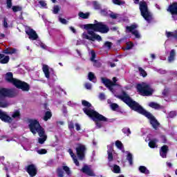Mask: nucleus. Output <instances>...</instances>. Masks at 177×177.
Here are the masks:
<instances>
[{
    "mask_svg": "<svg viewBox=\"0 0 177 177\" xmlns=\"http://www.w3.org/2000/svg\"><path fill=\"white\" fill-rule=\"evenodd\" d=\"M118 97L121 99L126 104L134 110V111H137V113H140V114H142L145 115L148 120L150 121V124L152 125L154 129H158V127H160V123L156 120V118L151 115V113L146 111L138 102L132 100L128 94L123 92L122 95H118Z\"/></svg>",
    "mask_w": 177,
    "mask_h": 177,
    "instance_id": "1",
    "label": "nucleus"
},
{
    "mask_svg": "<svg viewBox=\"0 0 177 177\" xmlns=\"http://www.w3.org/2000/svg\"><path fill=\"white\" fill-rule=\"evenodd\" d=\"M84 28L85 30H87V31L82 33V38H83V39L92 41L93 42H95V41L100 42V41H102V37L95 33L93 31H98V32L106 34V32H109V30L107 26L102 22H97L94 24H86L84 26Z\"/></svg>",
    "mask_w": 177,
    "mask_h": 177,
    "instance_id": "2",
    "label": "nucleus"
},
{
    "mask_svg": "<svg viewBox=\"0 0 177 177\" xmlns=\"http://www.w3.org/2000/svg\"><path fill=\"white\" fill-rule=\"evenodd\" d=\"M82 103L83 106H85V108L83 109L85 114L95 121L97 128H102V123L100 121H107V119L104 116L99 114L96 111L91 109V105L88 102L83 100Z\"/></svg>",
    "mask_w": 177,
    "mask_h": 177,
    "instance_id": "3",
    "label": "nucleus"
},
{
    "mask_svg": "<svg viewBox=\"0 0 177 177\" xmlns=\"http://www.w3.org/2000/svg\"><path fill=\"white\" fill-rule=\"evenodd\" d=\"M29 128L33 135H35L37 133L39 134V136H40L39 143L43 145L46 140L47 136L45 135V131L41 128V124H39V122L35 119H30Z\"/></svg>",
    "mask_w": 177,
    "mask_h": 177,
    "instance_id": "4",
    "label": "nucleus"
},
{
    "mask_svg": "<svg viewBox=\"0 0 177 177\" xmlns=\"http://www.w3.org/2000/svg\"><path fill=\"white\" fill-rule=\"evenodd\" d=\"M6 80L15 85V86L19 89H21L26 92H28V91H30V85H28V84L13 78V73L10 72L6 73Z\"/></svg>",
    "mask_w": 177,
    "mask_h": 177,
    "instance_id": "5",
    "label": "nucleus"
},
{
    "mask_svg": "<svg viewBox=\"0 0 177 177\" xmlns=\"http://www.w3.org/2000/svg\"><path fill=\"white\" fill-rule=\"evenodd\" d=\"M13 91L8 88H0V107H8L9 103L5 101V97H12Z\"/></svg>",
    "mask_w": 177,
    "mask_h": 177,
    "instance_id": "6",
    "label": "nucleus"
},
{
    "mask_svg": "<svg viewBox=\"0 0 177 177\" xmlns=\"http://www.w3.org/2000/svg\"><path fill=\"white\" fill-rule=\"evenodd\" d=\"M137 89L142 96H150L154 92V90L147 83L138 84Z\"/></svg>",
    "mask_w": 177,
    "mask_h": 177,
    "instance_id": "7",
    "label": "nucleus"
},
{
    "mask_svg": "<svg viewBox=\"0 0 177 177\" xmlns=\"http://www.w3.org/2000/svg\"><path fill=\"white\" fill-rule=\"evenodd\" d=\"M140 10L141 12V15L144 17L145 20L148 21V23H150L153 17L151 12H149V10L147 9V4L146 2L140 3Z\"/></svg>",
    "mask_w": 177,
    "mask_h": 177,
    "instance_id": "8",
    "label": "nucleus"
},
{
    "mask_svg": "<svg viewBox=\"0 0 177 177\" xmlns=\"http://www.w3.org/2000/svg\"><path fill=\"white\" fill-rule=\"evenodd\" d=\"M101 80L102 82L105 85V86H106V88H108L109 91L112 92V93H114V90L113 89V88H114V86H115L116 85L115 82H117V78L113 77V82H111V80L104 77H102Z\"/></svg>",
    "mask_w": 177,
    "mask_h": 177,
    "instance_id": "9",
    "label": "nucleus"
},
{
    "mask_svg": "<svg viewBox=\"0 0 177 177\" xmlns=\"http://www.w3.org/2000/svg\"><path fill=\"white\" fill-rule=\"evenodd\" d=\"M77 155L80 160H84V157H85V151H86V147L85 145H80L76 148Z\"/></svg>",
    "mask_w": 177,
    "mask_h": 177,
    "instance_id": "10",
    "label": "nucleus"
},
{
    "mask_svg": "<svg viewBox=\"0 0 177 177\" xmlns=\"http://www.w3.org/2000/svg\"><path fill=\"white\" fill-rule=\"evenodd\" d=\"M26 33L27 34V35H28L29 39H30L31 41H35L38 39V35L37 34V32H35V30H34L31 28L26 27Z\"/></svg>",
    "mask_w": 177,
    "mask_h": 177,
    "instance_id": "11",
    "label": "nucleus"
},
{
    "mask_svg": "<svg viewBox=\"0 0 177 177\" xmlns=\"http://www.w3.org/2000/svg\"><path fill=\"white\" fill-rule=\"evenodd\" d=\"M138 27V25L133 24L131 26H127V31L129 32H132L133 35H135L136 38H140V34H139V32L138 30H135Z\"/></svg>",
    "mask_w": 177,
    "mask_h": 177,
    "instance_id": "12",
    "label": "nucleus"
},
{
    "mask_svg": "<svg viewBox=\"0 0 177 177\" xmlns=\"http://www.w3.org/2000/svg\"><path fill=\"white\" fill-rule=\"evenodd\" d=\"M82 171L84 172V174L88 175V176H95V173L93 172V170H92V167L91 166L85 165L82 169Z\"/></svg>",
    "mask_w": 177,
    "mask_h": 177,
    "instance_id": "13",
    "label": "nucleus"
},
{
    "mask_svg": "<svg viewBox=\"0 0 177 177\" xmlns=\"http://www.w3.org/2000/svg\"><path fill=\"white\" fill-rule=\"evenodd\" d=\"M0 119L4 122H12V118L6 115V113L0 111Z\"/></svg>",
    "mask_w": 177,
    "mask_h": 177,
    "instance_id": "14",
    "label": "nucleus"
},
{
    "mask_svg": "<svg viewBox=\"0 0 177 177\" xmlns=\"http://www.w3.org/2000/svg\"><path fill=\"white\" fill-rule=\"evenodd\" d=\"M27 172L30 176H35L37 175V167L34 165L28 166Z\"/></svg>",
    "mask_w": 177,
    "mask_h": 177,
    "instance_id": "15",
    "label": "nucleus"
},
{
    "mask_svg": "<svg viewBox=\"0 0 177 177\" xmlns=\"http://www.w3.org/2000/svg\"><path fill=\"white\" fill-rule=\"evenodd\" d=\"M167 10L170 12L173 17H174V16H175V15H177V3L170 5Z\"/></svg>",
    "mask_w": 177,
    "mask_h": 177,
    "instance_id": "16",
    "label": "nucleus"
},
{
    "mask_svg": "<svg viewBox=\"0 0 177 177\" xmlns=\"http://www.w3.org/2000/svg\"><path fill=\"white\" fill-rule=\"evenodd\" d=\"M168 152V147L164 145L161 147L160 150V154L162 158H167V153Z\"/></svg>",
    "mask_w": 177,
    "mask_h": 177,
    "instance_id": "17",
    "label": "nucleus"
},
{
    "mask_svg": "<svg viewBox=\"0 0 177 177\" xmlns=\"http://www.w3.org/2000/svg\"><path fill=\"white\" fill-rule=\"evenodd\" d=\"M42 70L46 78H48V80H49L50 77V72H49V66L46 64H44L42 66Z\"/></svg>",
    "mask_w": 177,
    "mask_h": 177,
    "instance_id": "18",
    "label": "nucleus"
},
{
    "mask_svg": "<svg viewBox=\"0 0 177 177\" xmlns=\"http://www.w3.org/2000/svg\"><path fill=\"white\" fill-rule=\"evenodd\" d=\"M9 56L8 55H5L3 54H0V63L1 64H6L8 63H9Z\"/></svg>",
    "mask_w": 177,
    "mask_h": 177,
    "instance_id": "19",
    "label": "nucleus"
},
{
    "mask_svg": "<svg viewBox=\"0 0 177 177\" xmlns=\"http://www.w3.org/2000/svg\"><path fill=\"white\" fill-rule=\"evenodd\" d=\"M17 50L15 48H8L3 50V53H5L6 55H13L15 53H17Z\"/></svg>",
    "mask_w": 177,
    "mask_h": 177,
    "instance_id": "20",
    "label": "nucleus"
},
{
    "mask_svg": "<svg viewBox=\"0 0 177 177\" xmlns=\"http://www.w3.org/2000/svg\"><path fill=\"white\" fill-rule=\"evenodd\" d=\"M113 147L111 145L108 146V160L109 161H113Z\"/></svg>",
    "mask_w": 177,
    "mask_h": 177,
    "instance_id": "21",
    "label": "nucleus"
},
{
    "mask_svg": "<svg viewBox=\"0 0 177 177\" xmlns=\"http://www.w3.org/2000/svg\"><path fill=\"white\" fill-rule=\"evenodd\" d=\"M138 169L141 174H145V175H149V174H150V171H149L147 167L145 166H140Z\"/></svg>",
    "mask_w": 177,
    "mask_h": 177,
    "instance_id": "22",
    "label": "nucleus"
},
{
    "mask_svg": "<svg viewBox=\"0 0 177 177\" xmlns=\"http://www.w3.org/2000/svg\"><path fill=\"white\" fill-rule=\"evenodd\" d=\"M68 153H69L71 157H72L75 165H77L78 167V165H80V162H78V160H77V157L74 156V153H73V150L68 149Z\"/></svg>",
    "mask_w": 177,
    "mask_h": 177,
    "instance_id": "23",
    "label": "nucleus"
},
{
    "mask_svg": "<svg viewBox=\"0 0 177 177\" xmlns=\"http://www.w3.org/2000/svg\"><path fill=\"white\" fill-rule=\"evenodd\" d=\"M166 35H167V38H171V37L172 38H176V39H177V31L167 32Z\"/></svg>",
    "mask_w": 177,
    "mask_h": 177,
    "instance_id": "24",
    "label": "nucleus"
},
{
    "mask_svg": "<svg viewBox=\"0 0 177 177\" xmlns=\"http://www.w3.org/2000/svg\"><path fill=\"white\" fill-rule=\"evenodd\" d=\"M157 142L158 140L156 139L150 140L149 142V147H151V149H154L155 147H157Z\"/></svg>",
    "mask_w": 177,
    "mask_h": 177,
    "instance_id": "25",
    "label": "nucleus"
},
{
    "mask_svg": "<svg viewBox=\"0 0 177 177\" xmlns=\"http://www.w3.org/2000/svg\"><path fill=\"white\" fill-rule=\"evenodd\" d=\"M88 78L89 81H91V82H96V77H95V74H93V73L90 72L88 75Z\"/></svg>",
    "mask_w": 177,
    "mask_h": 177,
    "instance_id": "26",
    "label": "nucleus"
},
{
    "mask_svg": "<svg viewBox=\"0 0 177 177\" xmlns=\"http://www.w3.org/2000/svg\"><path fill=\"white\" fill-rule=\"evenodd\" d=\"M149 107H151L152 109H155L156 110H158V109L161 108V106L160 104L156 103V102H151L149 104Z\"/></svg>",
    "mask_w": 177,
    "mask_h": 177,
    "instance_id": "27",
    "label": "nucleus"
},
{
    "mask_svg": "<svg viewBox=\"0 0 177 177\" xmlns=\"http://www.w3.org/2000/svg\"><path fill=\"white\" fill-rule=\"evenodd\" d=\"M115 146L119 149V150H122V151H124V145H122V142L120 140H117L115 142Z\"/></svg>",
    "mask_w": 177,
    "mask_h": 177,
    "instance_id": "28",
    "label": "nucleus"
},
{
    "mask_svg": "<svg viewBox=\"0 0 177 177\" xmlns=\"http://www.w3.org/2000/svg\"><path fill=\"white\" fill-rule=\"evenodd\" d=\"M169 62L171 63L175 60V50H172L170 53V56L169 57Z\"/></svg>",
    "mask_w": 177,
    "mask_h": 177,
    "instance_id": "29",
    "label": "nucleus"
},
{
    "mask_svg": "<svg viewBox=\"0 0 177 177\" xmlns=\"http://www.w3.org/2000/svg\"><path fill=\"white\" fill-rule=\"evenodd\" d=\"M79 17L81 19H88L89 17V12L84 13L82 12H79Z\"/></svg>",
    "mask_w": 177,
    "mask_h": 177,
    "instance_id": "30",
    "label": "nucleus"
},
{
    "mask_svg": "<svg viewBox=\"0 0 177 177\" xmlns=\"http://www.w3.org/2000/svg\"><path fill=\"white\" fill-rule=\"evenodd\" d=\"M50 117H52V113H50V111L46 112L45 115L44 117V121H48L49 118H50Z\"/></svg>",
    "mask_w": 177,
    "mask_h": 177,
    "instance_id": "31",
    "label": "nucleus"
},
{
    "mask_svg": "<svg viewBox=\"0 0 177 177\" xmlns=\"http://www.w3.org/2000/svg\"><path fill=\"white\" fill-rule=\"evenodd\" d=\"M127 154V160H129L130 165H132V154L128 151L126 152Z\"/></svg>",
    "mask_w": 177,
    "mask_h": 177,
    "instance_id": "32",
    "label": "nucleus"
},
{
    "mask_svg": "<svg viewBox=\"0 0 177 177\" xmlns=\"http://www.w3.org/2000/svg\"><path fill=\"white\" fill-rule=\"evenodd\" d=\"M113 171L115 174H120V172L121 171V169L120 168V166L115 165L113 166Z\"/></svg>",
    "mask_w": 177,
    "mask_h": 177,
    "instance_id": "33",
    "label": "nucleus"
},
{
    "mask_svg": "<svg viewBox=\"0 0 177 177\" xmlns=\"http://www.w3.org/2000/svg\"><path fill=\"white\" fill-rule=\"evenodd\" d=\"M12 118H19L20 117V111H15L12 114Z\"/></svg>",
    "mask_w": 177,
    "mask_h": 177,
    "instance_id": "34",
    "label": "nucleus"
},
{
    "mask_svg": "<svg viewBox=\"0 0 177 177\" xmlns=\"http://www.w3.org/2000/svg\"><path fill=\"white\" fill-rule=\"evenodd\" d=\"M122 132L123 133H125V135H127V136H129V135H131V130L128 127H124L122 129Z\"/></svg>",
    "mask_w": 177,
    "mask_h": 177,
    "instance_id": "35",
    "label": "nucleus"
},
{
    "mask_svg": "<svg viewBox=\"0 0 177 177\" xmlns=\"http://www.w3.org/2000/svg\"><path fill=\"white\" fill-rule=\"evenodd\" d=\"M138 71H139L140 75H142V77H146L147 75V73H146V71H145V70H143V68H138Z\"/></svg>",
    "mask_w": 177,
    "mask_h": 177,
    "instance_id": "36",
    "label": "nucleus"
},
{
    "mask_svg": "<svg viewBox=\"0 0 177 177\" xmlns=\"http://www.w3.org/2000/svg\"><path fill=\"white\" fill-rule=\"evenodd\" d=\"M62 169L64 171H65V172H66V174H67V175H71V171H70V168H68V167L63 166Z\"/></svg>",
    "mask_w": 177,
    "mask_h": 177,
    "instance_id": "37",
    "label": "nucleus"
},
{
    "mask_svg": "<svg viewBox=\"0 0 177 177\" xmlns=\"http://www.w3.org/2000/svg\"><path fill=\"white\" fill-rule=\"evenodd\" d=\"M59 10H60V7H59L58 6H55L53 7V12L54 13V15H57V13H59Z\"/></svg>",
    "mask_w": 177,
    "mask_h": 177,
    "instance_id": "38",
    "label": "nucleus"
},
{
    "mask_svg": "<svg viewBox=\"0 0 177 177\" xmlns=\"http://www.w3.org/2000/svg\"><path fill=\"white\" fill-rule=\"evenodd\" d=\"M37 153L38 154H46L48 153V151L45 149H37Z\"/></svg>",
    "mask_w": 177,
    "mask_h": 177,
    "instance_id": "39",
    "label": "nucleus"
},
{
    "mask_svg": "<svg viewBox=\"0 0 177 177\" xmlns=\"http://www.w3.org/2000/svg\"><path fill=\"white\" fill-rule=\"evenodd\" d=\"M113 3H115V5H124L125 1L121 0H113Z\"/></svg>",
    "mask_w": 177,
    "mask_h": 177,
    "instance_id": "40",
    "label": "nucleus"
},
{
    "mask_svg": "<svg viewBox=\"0 0 177 177\" xmlns=\"http://www.w3.org/2000/svg\"><path fill=\"white\" fill-rule=\"evenodd\" d=\"M113 45V44H111V42L110 41H106L104 44V48H106V49H110L111 48V46Z\"/></svg>",
    "mask_w": 177,
    "mask_h": 177,
    "instance_id": "41",
    "label": "nucleus"
},
{
    "mask_svg": "<svg viewBox=\"0 0 177 177\" xmlns=\"http://www.w3.org/2000/svg\"><path fill=\"white\" fill-rule=\"evenodd\" d=\"M133 47V44L131 41L127 43L126 49L129 50V49H132Z\"/></svg>",
    "mask_w": 177,
    "mask_h": 177,
    "instance_id": "42",
    "label": "nucleus"
},
{
    "mask_svg": "<svg viewBox=\"0 0 177 177\" xmlns=\"http://www.w3.org/2000/svg\"><path fill=\"white\" fill-rule=\"evenodd\" d=\"M91 62H95V58L96 57V54L95 53V51L91 50Z\"/></svg>",
    "mask_w": 177,
    "mask_h": 177,
    "instance_id": "43",
    "label": "nucleus"
},
{
    "mask_svg": "<svg viewBox=\"0 0 177 177\" xmlns=\"http://www.w3.org/2000/svg\"><path fill=\"white\" fill-rule=\"evenodd\" d=\"M57 174L59 177L64 176V172H63V169H58Z\"/></svg>",
    "mask_w": 177,
    "mask_h": 177,
    "instance_id": "44",
    "label": "nucleus"
},
{
    "mask_svg": "<svg viewBox=\"0 0 177 177\" xmlns=\"http://www.w3.org/2000/svg\"><path fill=\"white\" fill-rule=\"evenodd\" d=\"M110 17H111V19H118V17H120V15L111 12L110 14Z\"/></svg>",
    "mask_w": 177,
    "mask_h": 177,
    "instance_id": "45",
    "label": "nucleus"
},
{
    "mask_svg": "<svg viewBox=\"0 0 177 177\" xmlns=\"http://www.w3.org/2000/svg\"><path fill=\"white\" fill-rule=\"evenodd\" d=\"M12 10L14 12H20V10H21V7H20V6H13L12 7Z\"/></svg>",
    "mask_w": 177,
    "mask_h": 177,
    "instance_id": "46",
    "label": "nucleus"
},
{
    "mask_svg": "<svg viewBox=\"0 0 177 177\" xmlns=\"http://www.w3.org/2000/svg\"><path fill=\"white\" fill-rule=\"evenodd\" d=\"M39 3L41 8H46V2L45 1H39Z\"/></svg>",
    "mask_w": 177,
    "mask_h": 177,
    "instance_id": "47",
    "label": "nucleus"
},
{
    "mask_svg": "<svg viewBox=\"0 0 177 177\" xmlns=\"http://www.w3.org/2000/svg\"><path fill=\"white\" fill-rule=\"evenodd\" d=\"M176 112L175 111H171L169 114V117H170V118H174V117H176Z\"/></svg>",
    "mask_w": 177,
    "mask_h": 177,
    "instance_id": "48",
    "label": "nucleus"
},
{
    "mask_svg": "<svg viewBox=\"0 0 177 177\" xmlns=\"http://www.w3.org/2000/svg\"><path fill=\"white\" fill-rule=\"evenodd\" d=\"M118 107V104H111V109H112V110H117V108Z\"/></svg>",
    "mask_w": 177,
    "mask_h": 177,
    "instance_id": "49",
    "label": "nucleus"
},
{
    "mask_svg": "<svg viewBox=\"0 0 177 177\" xmlns=\"http://www.w3.org/2000/svg\"><path fill=\"white\" fill-rule=\"evenodd\" d=\"M59 21H60V23H62V24H67L68 21L67 20L63 19V18H59Z\"/></svg>",
    "mask_w": 177,
    "mask_h": 177,
    "instance_id": "50",
    "label": "nucleus"
},
{
    "mask_svg": "<svg viewBox=\"0 0 177 177\" xmlns=\"http://www.w3.org/2000/svg\"><path fill=\"white\" fill-rule=\"evenodd\" d=\"M37 42H38L39 45H40L41 48H42L43 49H46V45H45L43 43H41L39 41H38Z\"/></svg>",
    "mask_w": 177,
    "mask_h": 177,
    "instance_id": "51",
    "label": "nucleus"
},
{
    "mask_svg": "<svg viewBox=\"0 0 177 177\" xmlns=\"http://www.w3.org/2000/svg\"><path fill=\"white\" fill-rule=\"evenodd\" d=\"M7 8H12V0H7Z\"/></svg>",
    "mask_w": 177,
    "mask_h": 177,
    "instance_id": "52",
    "label": "nucleus"
},
{
    "mask_svg": "<svg viewBox=\"0 0 177 177\" xmlns=\"http://www.w3.org/2000/svg\"><path fill=\"white\" fill-rule=\"evenodd\" d=\"M93 5L95 9H99L100 6H99V3H97V1H93Z\"/></svg>",
    "mask_w": 177,
    "mask_h": 177,
    "instance_id": "53",
    "label": "nucleus"
},
{
    "mask_svg": "<svg viewBox=\"0 0 177 177\" xmlns=\"http://www.w3.org/2000/svg\"><path fill=\"white\" fill-rule=\"evenodd\" d=\"M85 88L86 89H92V84H91L89 83H86L85 84Z\"/></svg>",
    "mask_w": 177,
    "mask_h": 177,
    "instance_id": "54",
    "label": "nucleus"
},
{
    "mask_svg": "<svg viewBox=\"0 0 177 177\" xmlns=\"http://www.w3.org/2000/svg\"><path fill=\"white\" fill-rule=\"evenodd\" d=\"M99 98L100 99V100H104V99H106V95H104V93H100L99 95Z\"/></svg>",
    "mask_w": 177,
    "mask_h": 177,
    "instance_id": "55",
    "label": "nucleus"
},
{
    "mask_svg": "<svg viewBox=\"0 0 177 177\" xmlns=\"http://www.w3.org/2000/svg\"><path fill=\"white\" fill-rule=\"evenodd\" d=\"M68 128L69 129H74V123H73L72 122H70L68 123Z\"/></svg>",
    "mask_w": 177,
    "mask_h": 177,
    "instance_id": "56",
    "label": "nucleus"
},
{
    "mask_svg": "<svg viewBox=\"0 0 177 177\" xmlns=\"http://www.w3.org/2000/svg\"><path fill=\"white\" fill-rule=\"evenodd\" d=\"M161 142H162V143H166L167 142V138H165V136H161Z\"/></svg>",
    "mask_w": 177,
    "mask_h": 177,
    "instance_id": "57",
    "label": "nucleus"
},
{
    "mask_svg": "<svg viewBox=\"0 0 177 177\" xmlns=\"http://www.w3.org/2000/svg\"><path fill=\"white\" fill-rule=\"evenodd\" d=\"M75 128H76V129H77V131H80V130L81 129V126H80V124H78V123H76V124H75Z\"/></svg>",
    "mask_w": 177,
    "mask_h": 177,
    "instance_id": "58",
    "label": "nucleus"
},
{
    "mask_svg": "<svg viewBox=\"0 0 177 177\" xmlns=\"http://www.w3.org/2000/svg\"><path fill=\"white\" fill-rule=\"evenodd\" d=\"M69 29L71 30V31H72V32H73V34H75V32H77V31L75 30V28H74V27L73 26H70Z\"/></svg>",
    "mask_w": 177,
    "mask_h": 177,
    "instance_id": "59",
    "label": "nucleus"
},
{
    "mask_svg": "<svg viewBox=\"0 0 177 177\" xmlns=\"http://www.w3.org/2000/svg\"><path fill=\"white\" fill-rule=\"evenodd\" d=\"M3 27H5V28H8V22L6 21V19H4L3 21Z\"/></svg>",
    "mask_w": 177,
    "mask_h": 177,
    "instance_id": "60",
    "label": "nucleus"
},
{
    "mask_svg": "<svg viewBox=\"0 0 177 177\" xmlns=\"http://www.w3.org/2000/svg\"><path fill=\"white\" fill-rule=\"evenodd\" d=\"M167 167H169V168H171V167H172V163H171L170 162H167Z\"/></svg>",
    "mask_w": 177,
    "mask_h": 177,
    "instance_id": "61",
    "label": "nucleus"
},
{
    "mask_svg": "<svg viewBox=\"0 0 177 177\" xmlns=\"http://www.w3.org/2000/svg\"><path fill=\"white\" fill-rule=\"evenodd\" d=\"M151 57L152 59H156V55H155L154 54H151Z\"/></svg>",
    "mask_w": 177,
    "mask_h": 177,
    "instance_id": "62",
    "label": "nucleus"
},
{
    "mask_svg": "<svg viewBox=\"0 0 177 177\" xmlns=\"http://www.w3.org/2000/svg\"><path fill=\"white\" fill-rule=\"evenodd\" d=\"M93 144L94 146H96V145H97V142L96 141L93 140Z\"/></svg>",
    "mask_w": 177,
    "mask_h": 177,
    "instance_id": "63",
    "label": "nucleus"
},
{
    "mask_svg": "<svg viewBox=\"0 0 177 177\" xmlns=\"http://www.w3.org/2000/svg\"><path fill=\"white\" fill-rule=\"evenodd\" d=\"M111 67H115V64H111Z\"/></svg>",
    "mask_w": 177,
    "mask_h": 177,
    "instance_id": "64",
    "label": "nucleus"
}]
</instances>
